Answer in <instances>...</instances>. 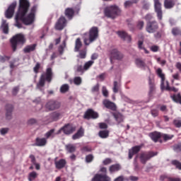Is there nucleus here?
Segmentation results:
<instances>
[{
  "mask_svg": "<svg viewBox=\"0 0 181 181\" xmlns=\"http://www.w3.org/2000/svg\"><path fill=\"white\" fill-rule=\"evenodd\" d=\"M29 8H30V3L29 1L19 0L18 10L15 18V25L18 28V29H22V23L24 25H29L35 22L37 6H33L30 9V12L28 14Z\"/></svg>",
  "mask_w": 181,
  "mask_h": 181,
  "instance_id": "f257e3e1",
  "label": "nucleus"
},
{
  "mask_svg": "<svg viewBox=\"0 0 181 181\" xmlns=\"http://www.w3.org/2000/svg\"><path fill=\"white\" fill-rule=\"evenodd\" d=\"M52 80H53V71L52 68H47L46 71L41 74L39 78V81L37 83V88H43L47 83H52Z\"/></svg>",
  "mask_w": 181,
  "mask_h": 181,
  "instance_id": "f03ea898",
  "label": "nucleus"
},
{
  "mask_svg": "<svg viewBox=\"0 0 181 181\" xmlns=\"http://www.w3.org/2000/svg\"><path fill=\"white\" fill-rule=\"evenodd\" d=\"M10 42L13 52H16L18 45H25L26 38L23 34H17L11 39Z\"/></svg>",
  "mask_w": 181,
  "mask_h": 181,
  "instance_id": "7ed1b4c3",
  "label": "nucleus"
},
{
  "mask_svg": "<svg viewBox=\"0 0 181 181\" xmlns=\"http://www.w3.org/2000/svg\"><path fill=\"white\" fill-rule=\"evenodd\" d=\"M104 13L107 18L114 19L121 13V10L117 6H110L105 8Z\"/></svg>",
  "mask_w": 181,
  "mask_h": 181,
  "instance_id": "20e7f679",
  "label": "nucleus"
},
{
  "mask_svg": "<svg viewBox=\"0 0 181 181\" xmlns=\"http://www.w3.org/2000/svg\"><path fill=\"white\" fill-rule=\"evenodd\" d=\"M98 37V28L92 27L89 30V37L84 38V44L86 46H88L90 43H93L95 40H97Z\"/></svg>",
  "mask_w": 181,
  "mask_h": 181,
  "instance_id": "39448f33",
  "label": "nucleus"
},
{
  "mask_svg": "<svg viewBox=\"0 0 181 181\" xmlns=\"http://www.w3.org/2000/svg\"><path fill=\"white\" fill-rule=\"evenodd\" d=\"M158 155V152L154 151H144L141 152L139 155V159L141 161V163L143 165H146V162L148 160H151L152 158L154 156H156Z\"/></svg>",
  "mask_w": 181,
  "mask_h": 181,
  "instance_id": "423d86ee",
  "label": "nucleus"
},
{
  "mask_svg": "<svg viewBox=\"0 0 181 181\" xmlns=\"http://www.w3.org/2000/svg\"><path fill=\"white\" fill-rule=\"evenodd\" d=\"M61 106L62 103H60V102L51 99L46 103L45 108L47 111H54L56 110H59Z\"/></svg>",
  "mask_w": 181,
  "mask_h": 181,
  "instance_id": "0eeeda50",
  "label": "nucleus"
},
{
  "mask_svg": "<svg viewBox=\"0 0 181 181\" xmlns=\"http://www.w3.org/2000/svg\"><path fill=\"white\" fill-rule=\"evenodd\" d=\"M159 29V24H158V21H148L146 25V31L148 33H155L156 30Z\"/></svg>",
  "mask_w": 181,
  "mask_h": 181,
  "instance_id": "6e6552de",
  "label": "nucleus"
},
{
  "mask_svg": "<svg viewBox=\"0 0 181 181\" xmlns=\"http://www.w3.org/2000/svg\"><path fill=\"white\" fill-rule=\"evenodd\" d=\"M110 60L115 59L116 60H121L124 55L118 49L114 47H110L109 50Z\"/></svg>",
  "mask_w": 181,
  "mask_h": 181,
  "instance_id": "1a4fd4ad",
  "label": "nucleus"
},
{
  "mask_svg": "<svg viewBox=\"0 0 181 181\" xmlns=\"http://www.w3.org/2000/svg\"><path fill=\"white\" fill-rule=\"evenodd\" d=\"M62 131L65 135H71V134H73L74 131H76V127H73L70 124H66L58 130V132H57V135L62 134Z\"/></svg>",
  "mask_w": 181,
  "mask_h": 181,
  "instance_id": "9d476101",
  "label": "nucleus"
},
{
  "mask_svg": "<svg viewBox=\"0 0 181 181\" xmlns=\"http://www.w3.org/2000/svg\"><path fill=\"white\" fill-rule=\"evenodd\" d=\"M154 8L158 21H162L163 13L162 12V4H160L159 0H154Z\"/></svg>",
  "mask_w": 181,
  "mask_h": 181,
  "instance_id": "9b49d317",
  "label": "nucleus"
},
{
  "mask_svg": "<svg viewBox=\"0 0 181 181\" xmlns=\"http://www.w3.org/2000/svg\"><path fill=\"white\" fill-rule=\"evenodd\" d=\"M98 117V112L94 111L93 109H88L83 115L84 119H97Z\"/></svg>",
  "mask_w": 181,
  "mask_h": 181,
  "instance_id": "f8f14e48",
  "label": "nucleus"
},
{
  "mask_svg": "<svg viewBox=\"0 0 181 181\" xmlns=\"http://www.w3.org/2000/svg\"><path fill=\"white\" fill-rule=\"evenodd\" d=\"M17 3L16 1H13L7 8L5 12V17L7 19H11L13 17V14L15 13V9L16 8Z\"/></svg>",
  "mask_w": 181,
  "mask_h": 181,
  "instance_id": "ddd939ff",
  "label": "nucleus"
},
{
  "mask_svg": "<svg viewBox=\"0 0 181 181\" xmlns=\"http://www.w3.org/2000/svg\"><path fill=\"white\" fill-rule=\"evenodd\" d=\"M78 12H80V8L75 11L74 8L68 7L64 11V15L69 21H71L74 18L75 13H78Z\"/></svg>",
  "mask_w": 181,
  "mask_h": 181,
  "instance_id": "4468645a",
  "label": "nucleus"
},
{
  "mask_svg": "<svg viewBox=\"0 0 181 181\" xmlns=\"http://www.w3.org/2000/svg\"><path fill=\"white\" fill-rule=\"evenodd\" d=\"M66 23L67 20H66V18L64 16H61L55 24L56 30H63L66 27Z\"/></svg>",
  "mask_w": 181,
  "mask_h": 181,
  "instance_id": "2eb2a0df",
  "label": "nucleus"
},
{
  "mask_svg": "<svg viewBox=\"0 0 181 181\" xmlns=\"http://www.w3.org/2000/svg\"><path fill=\"white\" fill-rule=\"evenodd\" d=\"M156 74L157 76L161 79V84H160V88L161 90H165V74L162 71V69L158 68L156 70Z\"/></svg>",
  "mask_w": 181,
  "mask_h": 181,
  "instance_id": "dca6fc26",
  "label": "nucleus"
},
{
  "mask_svg": "<svg viewBox=\"0 0 181 181\" xmlns=\"http://www.w3.org/2000/svg\"><path fill=\"white\" fill-rule=\"evenodd\" d=\"M141 149H142V146H135L129 150V159H132L134 155H136Z\"/></svg>",
  "mask_w": 181,
  "mask_h": 181,
  "instance_id": "f3484780",
  "label": "nucleus"
},
{
  "mask_svg": "<svg viewBox=\"0 0 181 181\" xmlns=\"http://www.w3.org/2000/svg\"><path fill=\"white\" fill-rule=\"evenodd\" d=\"M54 165L56 169H64L66 168V165H67V161L64 158H62L59 160H54Z\"/></svg>",
  "mask_w": 181,
  "mask_h": 181,
  "instance_id": "a211bd4d",
  "label": "nucleus"
},
{
  "mask_svg": "<svg viewBox=\"0 0 181 181\" xmlns=\"http://www.w3.org/2000/svg\"><path fill=\"white\" fill-rule=\"evenodd\" d=\"M103 105H105V107L108 110H111L112 111H117V105L108 100H103Z\"/></svg>",
  "mask_w": 181,
  "mask_h": 181,
  "instance_id": "6ab92c4d",
  "label": "nucleus"
},
{
  "mask_svg": "<svg viewBox=\"0 0 181 181\" xmlns=\"http://www.w3.org/2000/svg\"><path fill=\"white\" fill-rule=\"evenodd\" d=\"M12 112H13V105L8 104L6 105V118L12 119Z\"/></svg>",
  "mask_w": 181,
  "mask_h": 181,
  "instance_id": "aec40b11",
  "label": "nucleus"
},
{
  "mask_svg": "<svg viewBox=\"0 0 181 181\" xmlns=\"http://www.w3.org/2000/svg\"><path fill=\"white\" fill-rule=\"evenodd\" d=\"M47 144V138L37 137L35 139V143L33 145V146H46Z\"/></svg>",
  "mask_w": 181,
  "mask_h": 181,
  "instance_id": "412c9836",
  "label": "nucleus"
},
{
  "mask_svg": "<svg viewBox=\"0 0 181 181\" xmlns=\"http://www.w3.org/2000/svg\"><path fill=\"white\" fill-rule=\"evenodd\" d=\"M148 136L153 141V142H158L160 138H162V134L158 132H153L148 134Z\"/></svg>",
  "mask_w": 181,
  "mask_h": 181,
  "instance_id": "4be33fe9",
  "label": "nucleus"
},
{
  "mask_svg": "<svg viewBox=\"0 0 181 181\" xmlns=\"http://www.w3.org/2000/svg\"><path fill=\"white\" fill-rule=\"evenodd\" d=\"M117 35L121 39H123V40H127V42H131L132 40L131 35H128L125 31H118Z\"/></svg>",
  "mask_w": 181,
  "mask_h": 181,
  "instance_id": "5701e85b",
  "label": "nucleus"
},
{
  "mask_svg": "<svg viewBox=\"0 0 181 181\" xmlns=\"http://www.w3.org/2000/svg\"><path fill=\"white\" fill-rule=\"evenodd\" d=\"M160 181H181L180 178L169 177L166 175L160 176Z\"/></svg>",
  "mask_w": 181,
  "mask_h": 181,
  "instance_id": "b1692460",
  "label": "nucleus"
},
{
  "mask_svg": "<svg viewBox=\"0 0 181 181\" xmlns=\"http://www.w3.org/2000/svg\"><path fill=\"white\" fill-rule=\"evenodd\" d=\"M112 115L117 124H121V122H124V115H122V114H121L120 112H113Z\"/></svg>",
  "mask_w": 181,
  "mask_h": 181,
  "instance_id": "393cba45",
  "label": "nucleus"
},
{
  "mask_svg": "<svg viewBox=\"0 0 181 181\" xmlns=\"http://www.w3.org/2000/svg\"><path fill=\"white\" fill-rule=\"evenodd\" d=\"M82 136H84V129L81 127L77 132L72 136V139L76 141V139H80Z\"/></svg>",
  "mask_w": 181,
  "mask_h": 181,
  "instance_id": "a878e982",
  "label": "nucleus"
},
{
  "mask_svg": "<svg viewBox=\"0 0 181 181\" xmlns=\"http://www.w3.org/2000/svg\"><path fill=\"white\" fill-rule=\"evenodd\" d=\"M176 5L175 0H165L164 1V6L165 9H172L173 6Z\"/></svg>",
  "mask_w": 181,
  "mask_h": 181,
  "instance_id": "bb28decb",
  "label": "nucleus"
},
{
  "mask_svg": "<svg viewBox=\"0 0 181 181\" xmlns=\"http://www.w3.org/2000/svg\"><path fill=\"white\" fill-rule=\"evenodd\" d=\"M36 44L30 45H27L24 49L23 52L24 53H30V52H35L36 50Z\"/></svg>",
  "mask_w": 181,
  "mask_h": 181,
  "instance_id": "cd10ccee",
  "label": "nucleus"
},
{
  "mask_svg": "<svg viewBox=\"0 0 181 181\" xmlns=\"http://www.w3.org/2000/svg\"><path fill=\"white\" fill-rule=\"evenodd\" d=\"M121 170V165L119 164H114L110 166L109 171L110 173H114L115 172H118Z\"/></svg>",
  "mask_w": 181,
  "mask_h": 181,
  "instance_id": "c85d7f7f",
  "label": "nucleus"
},
{
  "mask_svg": "<svg viewBox=\"0 0 181 181\" xmlns=\"http://www.w3.org/2000/svg\"><path fill=\"white\" fill-rule=\"evenodd\" d=\"M171 98L174 103L177 104H180L181 105V93H178L177 94H174L171 96Z\"/></svg>",
  "mask_w": 181,
  "mask_h": 181,
  "instance_id": "c756f323",
  "label": "nucleus"
},
{
  "mask_svg": "<svg viewBox=\"0 0 181 181\" xmlns=\"http://www.w3.org/2000/svg\"><path fill=\"white\" fill-rule=\"evenodd\" d=\"M120 88H121V81H115L113 82V88H112L113 93L117 94V93L119 91Z\"/></svg>",
  "mask_w": 181,
  "mask_h": 181,
  "instance_id": "7c9ffc66",
  "label": "nucleus"
},
{
  "mask_svg": "<svg viewBox=\"0 0 181 181\" xmlns=\"http://www.w3.org/2000/svg\"><path fill=\"white\" fill-rule=\"evenodd\" d=\"M135 64L137 67H140L141 69L146 67V64H145V62L144 60H141L140 58L136 59Z\"/></svg>",
  "mask_w": 181,
  "mask_h": 181,
  "instance_id": "2f4dec72",
  "label": "nucleus"
},
{
  "mask_svg": "<svg viewBox=\"0 0 181 181\" xmlns=\"http://www.w3.org/2000/svg\"><path fill=\"white\" fill-rule=\"evenodd\" d=\"M98 135L102 139H105L110 136V132L108 130H102L99 132Z\"/></svg>",
  "mask_w": 181,
  "mask_h": 181,
  "instance_id": "473e14b6",
  "label": "nucleus"
},
{
  "mask_svg": "<svg viewBox=\"0 0 181 181\" xmlns=\"http://www.w3.org/2000/svg\"><path fill=\"white\" fill-rule=\"evenodd\" d=\"M65 148L67 152H69V153H73L74 152H76V147L74 144H66L65 146Z\"/></svg>",
  "mask_w": 181,
  "mask_h": 181,
  "instance_id": "72a5a7b5",
  "label": "nucleus"
},
{
  "mask_svg": "<svg viewBox=\"0 0 181 181\" xmlns=\"http://www.w3.org/2000/svg\"><path fill=\"white\" fill-rule=\"evenodd\" d=\"M1 28L3 29L4 33L8 34L9 33V25L6 23V20L2 21Z\"/></svg>",
  "mask_w": 181,
  "mask_h": 181,
  "instance_id": "f704fd0d",
  "label": "nucleus"
},
{
  "mask_svg": "<svg viewBox=\"0 0 181 181\" xmlns=\"http://www.w3.org/2000/svg\"><path fill=\"white\" fill-rule=\"evenodd\" d=\"M81 46H83L81 40L80 38H77L75 42V52H80V49H81Z\"/></svg>",
  "mask_w": 181,
  "mask_h": 181,
  "instance_id": "c9c22d12",
  "label": "nucleus"
},
{
  "mask_svg": "<svg viewBox=\"0 0 181 181\" xmlns=\"http://www.w3.org/2000/svg\"><path fill=\"white\" fill-rule=\"evenodd\" d=\"M60 115H62V114H60V112H54L50 114V118H51L52 121H58L59 118H60Z\"/></svg>",
  "mask_w": 181,
  "mask_h": 181,
  "instance_id": "e433bc0d",
  "label": "nucleus"
},
{
  "mask_svg": "<svg viewBox=\"0 0 181 181\" xmlns=\"http://www.w3.org/2000/svg\"><path fill=\"white\" fill-rule=\"evenodd\" d=\"M164 90H166V91H173L174 93H177L179 91L178 88H176L175 87H170L169 86V81H166V86H165Z\"/></svg>",
  "mask_w": 181,
  "mask_h": 181,
  "instance_id": "4c0bfd02",
  "label": "nucleus"
},
{
  "mask_svg": "<svg viewBox=\"0 0 181 181\" xmlns=\"http://www.w3.org/2000/svg\"><path fill=\"white\" fill-rule=\"evenodd\" d=\"M56 130L54 129H52L49 131H48L45 134V139H49V138H54V132Z\"/></svg>",
  "mask_w": 181,
  "mask_h": 181,
  "instance_id": "58836bf2",
  "label": "nucleus"
},
{
  "mask_svg": "<svg viewBox=\"0 0 181 181\" xmlns=\"http://www.w3.org/2000/svg\"><path fill=\"white\" fill-rule=\"evenodd\" d=\"M171 32L173 36H181V30L177 27L173 28Z\"/></svg>",
  "mask_w": 181,
  "mask_h": 181,
  "instance_id": "ea45409f",
  "label": "nucleus"
},
{
  "mask_svg": "<svg viewBox=\"0 0 181 181\" xmlns=\"http://www.w3.org/2000/svg\"><path fill=\"white\" fill-rule=\"evenodd\" d=\"M70 89V86H69V84H64L60 88V92L62 94H64L65 93H67L69 90Z\"/></svg>",
  "mask_w": 181,
  "mask_h": 181,
  "instance_id": "a19ab883",
  "label": "nucleus"
},
{
  "mask_svg": "<svg viewBox=\"0 0 181 181\" xmlns=\"http://www.w3.org/2000/svg\"><path fill=\"white\" fill-rule=\"evenodd\" d=\"M36 177H37V173H36L35 171L30 173L28 175V180L29 181H33V180H35V179H36Z\"/></svg>",
  "mask_w": 181,
  "mask_h": 181,
  "instance_id": "79ce46f5",
  "label": "nucleus"
},
{
  "mask_svg": "<svg viewBox=\"0 0 181 181\" xmlns=\"http://www.w3.org/2000/svg\"><path fill=\"white\" fill-rule=\"evenodd\" d=\"M11 60V56L0 55V62L5 63L6 62H9Z\"/></svg>",
  "mask_w": 181,
  "mask_h": 181,
  "instance_id": "37998d69",
  "label": "nucleus"
},
{
  "mask_svg": "<svg viewBox=\"0 0 181 181\" xmlns=\"http://www.w3.org/2000/svg\"><path fill=\"white\" fill-rule=\"evenodd\" d=\"M94 64V61H88L83 66L84 70H88Z\"/></svg>",
  "mask_w": 181,
  "mask_h": 181,
  "instance_id": "c03bdc74",
  "label": "nucleus"
},
{
  "mask_svg": "<svg viewBox=\"0 0 181 181\" xmlns=\"http://www.w3.org/2000/svg\"><path fill=\"white\" fill-rule=\"evenodd\" d=\"M64 47H66V40H64L62 45L58 48L60 54H63V53H64Z\"/></svg>",
  "mask_w": 181,
  "mask_h": 181,
  "instance_id": "a18cd8bd",
  "label": "nucleus"
},
{
  "mask_svg": "<svg viewBox=\"0 0 181 181\" xmlns=\"http://www.w3.org/2000/svg\"><path fill=\"white\" fill-rule=\"evenodd\" d=\"M172 165H173L175 167H176L177 169H179V170H181V163L179 162V160H173L171 162Z\"/></svg>",
  "mask_w": 181,
  "mask_h": 181,
  "instance_id": "49530a36",
  "label": "nucleus"
},
{
  "mask_svg": "<svg viewBox=\"0 0 181 181\" xmlns=\"http://www.w3.org/2000/svg\"><path fill=\"white\" fill-rule=\"evenodd\" d=\"M173 136H175L173 134H161V138H163L164 141H170Z\"/></svg>",
  "mask_w": 181,
  "mask_h": 181,
  "instance_id": "de8ad7c7",
  "label": "nucleus"
},
{
  "mask_svg": "<svg viewBox=\"0 0 181 181\" xmlns=\"http://www.w3.org/2000/svg\"><path fill=\"white\" fill-rule=\"evenodd\" d=\"M144 26H145V22H144V21H137L136 28H139V30H142Z\"/></svg>",
  "mask_w": 181,
  "mask_h": 181,
  "instance_id": "09e8293b",
  "label": "nucleus"
},
{
  "mask_svg": "<svg viewBox=\"0 0 181 181\" xmlns=\"http://www.w3.org/2000/svg\"><path fill=\"white\" fill-rule=\"evenodd\" d=\"M91 93H100V83H97L91 88Z\"/></svg>",
  "mask_w": 181,
  "mask_h": 181,
  "instance_id": "8fccbe9b",
  "label": "nucleus"
},
{
  "mask_svg": "<svg viewBox=\"0 0 181 181\" xmlns=\"http://www.w3.org/2000/svg\"><path fill=\"white\" fill-rule=\"evenodd\" d=\"M93 160H94V156H93V154H89L86 156V162L87 163H90V162H93Z\"/></svg>",
  "mask_w": 181,
  "mask_h": 181,
  "instance_id": "3c124183",
  "label": "nucleus"
},
{
  "mask_svg": "<svg viewBox=\"0 0 181 181\" xmlns=\"http://www.w3.org/2000/svg\"><path fill=\"white\" fill-rule=\"evenodd\" d=\"M81 151L83 153H84V152H91L93 149L88 146H85L81 148Z\"/></svg>",
  "mask_w": 181,
  "mask_h": 181,
  "instance_id": "603ef678",
  "label": "nucleus"
},
{
  "mask_svg": "<svg viewBox=\"0 0 181 181\" xmlns=\"http://www.w3.org/2000/svg\"><path fill=\"white\" fill-rule=\"evenodd\" d=\"M39 70H40V63L37 62L35 67L33 68V71L35 74H38Z\"/></svg>",
  "mask_w": 181,
  "mask_h": 181,
  "instance_id": "864d4df0",
  "label": "nucleus"
},
{
  "mask_svg": "<svg viewBox=\"0 0 181 181\" xmlns=\"http://www.w3.org/2000/svg\"><path fill=\"white\" fill-rule=\"evenodd\" d=\"M102 94L105 98L108 97L109 93H108V90H107V87L105 86L102 87Z\"/></svg>",
  "mask_w": 181,
  "mask_h": 181,
  "instance_id": "5fc2aeb1",
  "label": "nucleus"
},
{
  "mask_svg": "<svg viewBox=\"0 0 181 181\" xmlns=\"http://www.w3.org/2000/svg\"><path fill=\"white\" fill-rule=\"evenodd\" d=\"M74 83L76 86H80V84H81V77L80 76L75 77L74 79Z\"/></svg>",
  "mask_w": 181,
  "mask_h": 181,
  "instance_id": "6e6d98bb",
  "label": "nucleus"
},
{
  "mask_svg": "<svg viewBox=\"0 0 181 181\" xmlns=\"http://www.w3.org/2000/svg\"><path fill=\"white\" fill-rule=\"evenodd\" d=\"M173 150L175 152H181V143L174 145Z\"/></svg>",
  "mask_w": 181,
  "mask_h": 181,
  "instance_id": "4d7b16f0",
  "label": "nucleus"
},
{
  "mask_svg": "<svg viewBox=\"0 0 181 181\" xmlns=\"http://www.w3.org/2000/svg\"><path fill=\"white\" fill-rule=\"evenodd\" d=\"M173 124L176 128H181V120L179 119H174Z\"/></svg>",
  "mask_w": 181,
  "mask_h": 181,
  "instance_id": "13d9d810",
  "label": "nucleus"
},
{
  "mask_svg": "<svg viewBox=\"0 0 181 181\" xmlns=\"http://www.w3.org/2000/svg\"><path fill=\"white\" fill-rule=\"evenodd\" d=\"M134 4L135 3L132 1H127L124 2V8H131Z\"/></svg>",
  "mask_w": 181,
  "mask_h": 181,
  "instance_id": "bf43d9fd",
  "label": "nucleus"
},
{
  "mask_svg": "<svg viewBox=\"0 0 181 181\" xmlns=\"http://www.w3.org/2000/svg\"><path fill=\"white\" fill-rule=\"evenodd\" d=\"M151 114L154 117H158V115H159V110L157 109H152L151 110Z\"/></svg>",
  "mask_w": 181,
  "mask_h": 181,
  "instance_id": "052dcab7",
  "label": "nucleus"
},
{
  "mask_svg": "<svg viewBox=\"0 0 181 181\" xmlns=\"http://www.w3.org/2000/svg\"><path fill=\"white\" fill-rule=\"evenodd\" d=\"M86 54H86V51H84V50L80 51V52H79L80 59H86Z\"/></svg>",
  "mask_w": 181,
  "mask_h": 181,
  "instance_id": "680f3d73",
  "label": "nucleus"
},
{
  "mask_svg": "<svg viewBox=\"0 0 181 181\" xmlns=\"http://www.w3.org/2000/svg\"><path fill=\"white\" fill-rule=\"evenodd\" d=\"M76 71H78V73H84V68L81 65H78L76 66Z\"/></svg>",
  "mask_w": 181,
  "mask_h": 181,
  "instance_id": "e2e57ef3",
  "label": "nucleus"
},
{
  "mask_svg": "<svg viewBox=\"0 0 181 181\" xmlns=\"http://www.w3.org/2000/svg\"><path fill=\"white\" fill-rule=\"evenodd\" d=\"M155 39H160L162 37V30L158 31L156 33L154 34Z\"/></svg>",
  "mask_w": 181,
  "mask_h": 181,
  "instance_id": "0e129e2a",
  "label": "nucleus"
},
{
  "mask_svg": "<svg viewBox=\"0 0 181 181\" xmlns=\"http://www.w3.org/2000/svg\"><path fill=\"white\" fill-rule=\"evenodd\" d=\"M18 92H19V86H15L12 90L13 95H16V94H18Z\"/></svg>",
  "mask_w": 181,
  "mask_h": 181,
  "instance_id": "69168bd1",
  "label": "nucleus"
},
{
  "mask_svg": "<svg viewBox=\"0 0 181 181\" xmlns=\"http://www.w3.org/2000/svg\"><path fill=\"white\" fill-rule=\"evenodd\" d=\"M151 52H156L159 51V46L158 45H153L151 47Z\"/></svg>",
  "mask_w": 181,
  "mask_h": 181,
  "instance_id": "338daca9",
  "label": "nucleus"
},
{
  "mask_svg": "<svg viewBox=\"0 0 181 181\" xmlns=\"http://www.w3.org/2000/svg\"><path fill=\"white\" fill-rule=\"evenodd\" d=\"M111 162H112V160H111V158H106L103 160V165H110V163H111Z\"/></svg>",
  "mask_w": 181,
  "mask_h": 181,
  "instance_id": "774afa93",
  "label": "nucleus"
}]
</instances>
